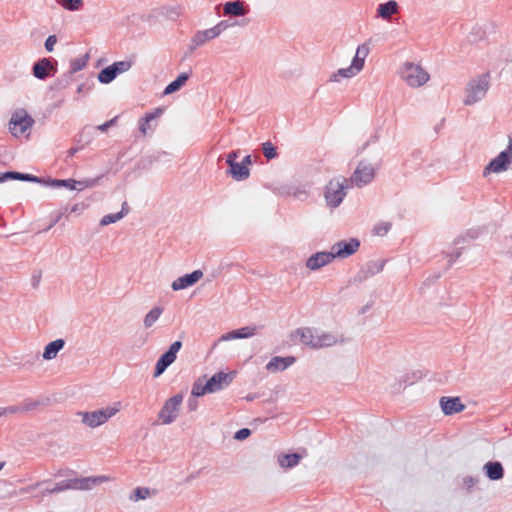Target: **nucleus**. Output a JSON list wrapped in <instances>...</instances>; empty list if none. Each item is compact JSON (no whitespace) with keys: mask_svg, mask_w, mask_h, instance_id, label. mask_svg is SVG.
Returning a JSON list of instances; mask_svg holds the SVG:
<instances>
[{"mask_svg":"<svg viewBox=\"0 0 512 512\" xmlns=\"http://www.w3.org/2000/svg\"><path fill=\"white\" fill-rule=\"evenodd\" d=\"M108 476H91L82 478H69L54 484L53 487L46 488L49 494H56L66 490H90L96 485L109 481Z\"/></svg>","mask_w":512,"mask_h":512,"instance_id":"f257e3e1","label":"nucleus"},{"mask_svg":"<svg viewBox=\"0 0 512 512\" xmlns=\"http://www.w3.org/2000/svg\"><path fill=\"white\" fill-rule=\"evenodd\" d=\"M349 181L343 176L331 179L325 187L324 198L331 209L337 208L345 198Z\"/></svg>","mask_w":512,"mask_h":512,"instance_id":"f03ea898","label":"nucleus"},{"mask_svg":"<svg viewBox=\"0 0 512 512\" xmlns=\"http://www.w3.org/2000/svg\"><path fill=\"white\" fill-rule=\"evenodd\" d=\"M490 87L489 74H483L472 78L466 85L464 105H473L486 95Z\"/></svg>","mask_w":512,"mask_h":512,"instance_id":"7ed1b4c3","label":"nucleus"},{"mask_svg":"<svg viewBox=\"0 0 512 512\" xmlns=\"http://www.w3.org/2000/svg\"><path fill=\"white\" fill-rule=\"evenodd\" d=\"M120 409L121 402H115L111 407L91 412H79L78 414L82 417V422L85 425L95 428L106 423L112 416L118 413Z\"/></svg>","mask_w":512,"mask_h":512,"instance_id":"20e7f679","label":"nucleus"},{"mask_svg":"<svg viewBox=\"0 0 512 512\" xmlns=\"http://www.w3.org/2000/svg\"><path fill=\"white\" fill-rule=\"evenodd\" d=\"M400 75L410 87H420L430 78L428 72L420 65L411 62L404 63L400 70Z\"/></svg>","mask_w":512,"mask_h":512,"instance_id":"39448f33","label":"nucleus"},{"mask_svg":"<svg viewBox=\"0 0 512 512\" xmlns=\"http://www.w3.org/2000/svg\"><path fill=\"white\" fill-rule=\"evenodd\" d=\"M34 122V119L24 109H19L11 116L9 130L13 136L18 137L29 130Z\"/></svg>","mask_w":512,"mask_h":512,"instance_id":"423d86ee","label":"nucleus"},{"mask_svg":"<svg viewBox=\"0 0 512 512\" xmlns=\"http://www.w3.org/2000/svg\"><path fill=\"white\" fill-rule=\"evenodd\" d=\"M182 401V394H176L164 402L163 407L158 413V418L162 424L168 425L175 421L178 417Z\"/></svg>","mask_w":512,"mask_h":512,"instance_id":"0eeeda50","label":"nucleus"},{"mask_svg":"<svg viewBox=\"0 0 512 512\" xmlns=\"http://www.w3.org/2000/svg\"><path fill=\"white\" fill-rule=\"evenodd\" d=\"M375 178V169L366 161H360L351 176L348 180L351 184L356 185L357 187H362L364 185L369 184Z\"/></svg>","mask_w":512,"mask_h":512,"instance_id":"6e6552de","label":"nucleus"},{"mask_svg":"<svg viewBox=\"0 0 512 512\" xmlns=\"http://www.w3.org/2000/svg\"><path fill=\"white\" fill-rule=\"evenodd\" d=\"M318 331L316 329L310 327H302L294 330L290 334V338L292 341H295L297 338L300 343L311 348L318 349L317 344Z\"/></svg>","mask_w":512,"mask_h":512,"instance_id":"1a4fd4ad","label":"nucleus"},{"mask_svg":"<svg viewBox=\"0 0 512 512\" xmlns=\"http://www.w3.org/2000/svg\"><path fill=\"white\" fill-rule=\"evenodd\" d=\"M512 160V153L504 150L498 154L496 158L491 160L489 164L484 168L483 175L487 176L489 173H500L508 170Z\"/></svg>","mask_w":512,"mask_h":512,"instance_id":"9d476101","label":"nucleus"},{"mask_svg":"<svg viewBox=\"0 0 512 512\" xmlns=\"http://www.w3.org/2000/svg\"><path fill=\"white\" fill-rule=\"evenodd\" d=\"M360 247V241L356 238H351L350 240H342L335 243L331 252L335 255V258H346L354 254Z\"/></svg>","mask_w":512,"mask_h":512,"instance_id":"9b49d317","label":"nucleus"},{"mask_svg":"<svg viewBox=\"0 0 512 512\" xmlns=\"http://www.w3.org/2000/svg\"><path fill=\"white\" fill-rule=\"evenodd\" d=\"M235 377V372L225 373L220 371L215 373L206 381L211 393L218 392L228 387Z\"/></svg>","mask_w":512,"mask_h":512,"instance_id":"f8f14e48","label":"nucleus"},{"mask_svg":"<svg viewBox=\"0 0 512 512\" xmlns=\"http://www.w3.org/2000/svg\"><path fill=\"white\" fill-rule=\"evenodd\" d=\"M56 72V66L53 65V61L50 58H42L35 62L32 67L33 76L39 80H45Z\"/></svg>","mask_w":512,"mask_h":512,"instance_id":"ddd939ff","label":"nucleus"},{"mask_svg":"<svg viewBox=\"0 0 512 512\" xmlns=\"http://www.w3.org/2000/svg\"><path fill=\"white\" fill-rule=\"evenodd\" d=\"M203 277V272L201 270H194L192 273L185 274L176 280H174L171 284V288L173 291H179L186 289L188 287L193 286Z\"/></svg>","mask_w":512,"mask_h":512,"instance_id":"4468645a","label":"nucleus"},{"mask_svg":"<svg viewBox=\"0 0 512 512\" xmlns=\"http://www.w3.org/2000/svg\"><path fill=\"white\" fill-rule=\"evenodd\" d=\"M335 259L332 252H317L311 255L306 261V267L310 270H318Z\"/></svg>","mask_w":512,"mask_h":512,"instance_id":"2eb2a0df","label":"nucleus"},{"mask_svg":"<svg viewBox=\"0 0 512 512\" xmlns=\"http://www.w3.org/2000/svg\"><path fill=\"white\" fill-rule=\"evenodd\" d=\"M383 267L384 261H369L360 268L359 272L356 275V280L359 282H363L367 280L369 277L381 272L383 270Z\"/></svg>","mask_w":512,"mask_h":512,"instance_id":"dca6fc26","label":"nucleus"},{"mask_svg":"<svg viewBox=\"0 0 512 512\" xmlns=\"http://www.w3.org/2000/svg\"><path fill=\"white\" fill-rule=\"evenodd\" d=\"M440 406L445 415H453L465 409V405L459 397H442L440 399Z\"/></svg>","mask_w":512,"mask_h":512,"instance_id":"f3484780","label":"nucleus"},{"mask_svg":"<svg viewBox=\"0 0 512 512\" xmlns=\"http://www.w3.org/2000/svg\"><path fill=\"white\" fill-rule=\"evenodd\" d=\"M263 326H246L230 331L221 337L222 340L243 339L254 336Z\"/></svg>","mask_w":512,"mask_h":512,"instance_id":"a211bd4d","label":"nucleus"},{"mask_svg":"<svg viewBox=\"0 0 512 512\" xmlns=\"http://www.w3.org/2000/svg\"><path fill=\"white\" fill-rule=\"evenodd\" d=\"M224 15L230 17L245 16L248 13V9L245 7V3L242 0H235L226 2L223 5Z\"/></svg>","mask_w":512,"mask_h":512,"instance_id":"6ab92c4d","label":"nucleus"},{"mask_svg":"<svg viewBox=\"0 0 512 512\" xmlns=\"http://www.w3.org/2000/svg\"><path fill=\"white\" fill-rule=\"evenodd\" d=\"M8 180H20L33 183L42 182L40 177L28 173H21L17 171L0 172V183H4Z\"/></svg>","mask_w":512,"mask_h":512,"instance_id":"aec40b11","label":"nucleus"},{"mask_svg":"<svg viewBox=\"0 0 512 512\" xmlns=\"http://www.w3.org/2000/svg\"><path fill=\"white\" fill-rule=\"evenodd\" d=\"M295 361L296 358L294 356H275L267 363L266 369L272 372L283 371L289 366H291Z\"/></svg>","mask_w":512,"mask_h":512,"instance_id":"412c9836","label":"nucleus"},{"mask_svg":"<svg viewBox=\"0 0 512 512\" xmlns=\"http://www.w3.org/2000/svg\"><path fill=\"white\" fill-rule=\"evenodd\" d=\"M483 471L488 479L492 481L500 480L504 477V468L499 461H489L483 466Z\"/></svg>","mask_w":512,"mask_h":512,"instance_id":"4be33fe9","label":"nucleus"},{"mask_svg":"<svg viewBox=\"0 0 512 512\" xmlns=\"http://www.w3.org/2000/svg\"><path fill=\"white\" fill-rule=\"evenodd\" d=\"M399 11V5L395 0H389L385 3H381L377 8V17L384 20H389L392 15L397 14Z\"/></svg>","mask_w":512,"mask_h":512,"instance_id":"5701e85b","label":"nucleus"},{"mask_svg":"<svg viewBox=\"0 0 512 512\" xmlns=\"http://www.w3.org/2000/svg\"><path fill=\"white\" fill-rule=\"evenodd\" d=\"M228 174L236 181H243L249 178L250 169L244 166L242 163L235 162L229 165Z\"/></svg>","mask_w":512,"mask_h":512,"instance_id":"b1692460","label":"nucleus"},{"mask_svg":"<svg viewBox=\"0 0 512 512\" xmlns=\"http://www.w3.org/2000/svg\"><path fill=\"white\" fill-rule=\"evenodd\" d=\"M343 342H344L343 338L339 339L338 336H336L332 333H329V332H321V333H318L316 346H318V349L328 348V347L336 345L337 343H343Z\"/></svg>","mask_w":512,"mask_h":512,"instance_id":"393cba45","label":"nucleus"},{"mask_svg":"<svg viewBox=\"0 0 512 512\" xmlns=\"http://www.w3.org/2000/svg\"><path fill=\"white\" fill-rule=\"evenodd\" d=\"M40 180L42 182H37L38 184H42L45 186H50L54 188H69V189H76V180L74 179H52V178H42L40 177Z\"/></svg>","mask_w":512,"mask_h":512,"instance_id":"a878e982","label":"nucleus"},{"mask_svg":"<svg viewBox=\"0 0 512 512\" xmlns=\"http://www.w3.org/2000/svg\"><path fill=\"white\" fill-rule=\"evenodd\" d=\"M65 346V341L64 339H56L50 343H48L45 348H44V352L42 354V357L45 359V360H51V359H54L58 352L63 349V347Z\"/></svg>","mask_w":512,"mask_h":512,"instance_id":"bb28decb","label":"nucleus"},{"mask_svg":"<svg viewBox=\"0 0 512 512\" xmlns=\"http://www.w3.org/2000/svg\"><path fill=\"white\" fill-rule=\"evenodd\" d=\"M189 77L190 74L186 72L179 74L174 81H172L165 87L163 94L170 95L174 92L179 91L185 85Z\"/></svg>","mask_w":512,"mask_h":512,"instance_id":"cd10ccee","label":"nucleus"},{"mask_svg":"<svg viewBox=\"0 0 512 512\" xmlns=\"http://www.w3.org/2000/svg\"><path fill=\"white\" fill-rule=\"evenodd\" d=\"M48 403H49L48 398H45V399L27 398V399H24L20 404H21L22 412L27 413L30 411L37 410L40 407H44V406L48 405Z\"/></svg>","mask_w":512,"mask_h":512,"instance_id":"c85d7f7f","label":"nucleus"},{"mask_svg":"<svg viewBox=\"0 0 512 512\" xmlns=\"http://www.w3.org/2000/svg\"><path fill=\"white\" fill-rule=\"evenodd\" d=\"M302 456L298 453L280 454L278 463L283 468H293L300 462Z\"/></svg>","mask_w":512,"mask_h":512,"instance_id":"c756f323","label":"nucleus"},{"mask_svg":"<svg viewBox=\"0 0 512 512\" xmlns=\"http://www.w3.org/2000/svg\"><path fill=\"white\" fill-rule=\"evenodd\" d=\"M210 40H213V39L211 38L209 29L197 31L195 33V35L192 37V41H191L192 44L190 46V49L194 50L195 48L202 46L203 44H205L207 41H210Z\"/></svg>","mask_w":512,"mask_h":512,"instance_id":"7c9ffc66","label":"nucleus"},{"mask_svg":"<svg viewBox=\"0 0 512 512\" xmlns=\"http://www.w3.org/2000/svg\"><path fill=\"white\" fill-rule=\"evenodd\" d=\"M204 378L205 376L194 381L191 390L192 396L201 397L207 393H211L206 381L204 382Z\"/></svg>","mask_w":512,"mask_h":512,"instance_id":"2f4dec72","label":"nucleus"},{"mask_svg":"<svg viewBox=\"0 0 512 512\" xmlns=\"http://www.w3.org/2000/svg\"><path fill=\"white\" fill-rule=\"evenodd\" d=\"M173 363L166 353H163L155 365L154 377H159Z\"/></svg>","mask_w":512,"mask_h":512,"instance_id":"473e14b6","label":"nucleus"},{"mask_svg":"<svg viewBox=\"0 0 512 512\" xmlns=\"http://www.w3.org/2000/svg\"><path fill=\"white\" fill-rule=\"evenodd\" d=\"M117 77V74L115 72V69L112 65L105 67L102 69L98 74V81L102 84H109L111 83L115 78Z\"/></svg>","mask_w":512,"mask_h":512,"instance_id":"72a5a7b5","label":"nucleus"},{"mask_svg":"<svg viewBox=\"0 0 512 512\" xmlns=\"http://www.w3.org/2000/svg\"><path fill=\"white\" fill-rule=\"evenodd\" d=\"M163 309L161 307L152 308L145 316L143 324L145 328H150L161 316Z\"/></svg>","mask_w":512,"mask_h":512,"instance_id":"f704fd0d","label":"nucleus"},{"mask_svg":"<svg viewBox=\"0 0 512 512\" xmlns=\"http://www.w3.org/2000/svg\"><path fill=\"white\" fill-rule=\"evenodd\" d=\"M88 60H89L88 54H85L84 56L79 57V58L72 59L70 62V69H69L70 74H75L76 72L85 68L88 63Z\"/></svg>","mask_w":512,"mask_h":512,"instance_id":"c9c22d12","label":"nucleus"},{"mask_svg":"<svg viewBox=\"0 0 512 512\" xmlns=\"http://www.w3.org/2000/svg\"><path fill=\"white\" fill-rule=\"evenodd\" d=\"M355 75H356V73L349 66L347 68L338 69L336 72H334L330 76L329 81H331V82H338L339 81V77H342V78H352Z\"/></svg>","mask_w":512,"mask_h":512,"instance_id":"e433bc0d","label":"nucleus"},{"mask_svg":"<svg viewBox=\"0 0 512 512\" xmlns=\"http://www.w3.org/2000/svg\"><path fill=\"white\" fill-rule=\"evenodd\" d=\"M154 12L157 15H161L172 20L176 19L180 14L177 8L171 6L161 7L159 9H156Z\"/></svg>","mask_w":512,"mask_h":512,"instance_id":"4c0bfd02","label":"nucleus"},{"mask_svg":"<svg viewBox=\"0 0 512 512\" xmlns=\"http://www.w3.org/2000/svg\"><path fill=\"white\" fill-rule=\"evenodd\" d=\"M101 177L76 180V189L82 191L85 188H93L98 185Z\"/></svg>","mask_w":512,"mask_h":512,"instance_id":"58836bf2","label":"nucleus"},{"mask_svg":"<svg viewBox=\"0 0 512 512\" xmlns=\"http://www.w3.org/2000/svg\"><path fill=\"white\" fill-rule=\"evenodd\" d=\"M262 152L267 160L275 159L278 156L277 148L270 141L262 144Z\"/></svg>","mask_w":512,"mask_h":512,"instance_id":"ea45409f","label":"nucleus"},{"mask_svg":"<svg viewBox=\"0 0 512 512\" xmlns=\"http://www.w3.org/2000/svg\"><path fill=\"white\" fill-rule=\"evenodd\" d=\"M58 2L69 11H77L83 5V0H58Z\"/></svg>","mask_w":512,"mask_h":512,"instance_id":"a19ab883","label":"nucleus"},{"mask_svg":"<svg viewBox=\"0 0 512 512\" xmlns=\"http://www.w3.org/2000/svg\"><path fill=\"white\" fill-rule=\"evenodd\" d=\"M150 494V490L146 487H138L133 491V494L130 496V499L133 501L144 500Z\"/></svg>","mask_w":512,"mask_h":512,"instance_id":"79ce46f5","label":"nucleus"},{"mask_svg":"<svg viewBox=\"0 0 512 512\" xmlns=\"http://www.w3.org/2000/svg\"><path fill=\"white\" fill-rule=\"evenodd\" d=\"M72 76L73 74H70V72L68 71L67 74H64L62 77L58 78L55 83L56 88L64 89L68 87L72 82Z\"/></svg>","mask_w":512,"mask_h":512,"instance_id":"37998d69","label":"nucleus"},{"mask_svg":"<svg viewBox=\"0 0 512 512\" xmlns=\"http://www.w3.org/2000/svg\"><path fill=\"white\" fill-rule=\"evenodd\" d=\"M21 404L12 405L8 407H0V417L6 416L9 414H22Z\"/></svg>","mask_w":512,"mask_h":512,"instance_id":"c03bdc74","label":"nucleus"},{"mask_svg":"<svg viewBox=\"0 0 512 512\" xmlns=\"http://www.w3.org/2000/svg\"><path fill=\"white\" fill-rule=\"evenodd\" d=\"M391 229V223L389 222H381L378 223L374 229L373 233L377 236H384L388 233V231Z\"/></svg>","mask_w":512,"mask_h":512,"instance_id":"a18cd8bd","label":"nucleus"},{"mask_svg":"<svg viewBox=\"0 0 512 512\" xmlns=\"http://www.w3.org/2000/svg\"><path fill=\"white\" fill-rule=\"evenodd\" d=\"M112 66L115 69L116 74L118 75L120 73L128 71L132 66V62L131 61H118V62H114L112 64Z\"/></svg>","mask_w":512,"mask_h":512,"instance_id":"49530a36","label":"nucleus"},{"mask_svg":"<svg viewBox=\"0 0 512 512\" xmlns=\"http://www.w3.org/2000/svg\"><path fill=\"white\" fill-rule=\"evenodd\" d=\"M122 214H120L119 212L118 213H114V214H107L105 215L101 221H100V225L101 226H106V225H109V224H112V223H115L117 222L118 220L122 219Z\"/></svg>","mask_w":512,"mask_h":512,"instance_id":"de8ad7c7","label":"nucleus"},{"mask_svg":"<svg viewBox=\"0 0 512 512\" xmlns=\"http://www.w3.org/2000/svg\"><path fill=\"white\" fill-rule=\"evenodd\" d=\"M365 60L363 58L354 56L350 67L356 73V75L363 69Z\"/></svg>","mask_w":512,"mask_h":512,"instance_id":"09e8293b","label":"nucleus"},{"mask_svg":"<svg viewBox=\"0 0 512 512\" xmlns=\"http://www.w3.org/2000/svg\"><path fill=\"white\" fill-rule=\"evenodd\" d=\"M479 482V478L477 477H473V476H470V475H467L463 478V485L464 487L466 488V490L468 492H470L472 490V488L478 484Z\"/></svg>","mask_w":512,"mask_h":512,"instance_id":"8fccbe9b","label":"nucleus"},{"mask_svg":"<svg viewBox=\"0 0 512 512\" xmlns=\"http://www.w3.org/2000/svg\"><path fill=\"white\" fill-rule=\"evenodd\" d=\"M369 51L370 49L367 43L361 44L357 47L355 56L363 58L365 60V58L369 54Z\"/></svg>","mask_w":512,"mask_h":512,"instance_id":"3c124183","label":"nucleus"},{"mask_svg":"<svg viewBox=\"0 0 512 512\" xmlns=\"http://www.w3.org/2000/svg\"><path fill=\"white\" fill-rule=\"evenodd\" d=\"M163 113V108H156L153 112L147 113L143 118H145L146 122L151 123V121L156 120Z\"/></svg>","mask_w":512,"mask_h":512,"instance_id":"603ef678","label":"nucleus"},{"mask_svg":"<svg viewBox=\"0 0 512 512\" xmlns=\"http://www.w3.org/2000/svg\"><path fill=\"white\" fill-rule=\"evenodd\" d=\"M250 435H251L250 429L242 428L235 433L234 439L241 441V440L248 438Z\"/></svg>","mask_w":512,"mask_h":512,"instance_id":"864d4df0","label":"nucleus"},{"mask_svg":"<svg viewBox=\"0 0 512 512\" xmlns=\"http://www.w3.org/2000/svg\"><path fill=\"white\" fill-rule=\"evenodd\" d=\"M57 42V37L56 35H50L48 36V38L46 39L45 41V49L48 51V52H52L53 49H54V45L56 44Z\"/></svg>","mask_w":512,"mask_h":512,"instance_id":"5fc2aeb1","label":"nucleus"},{"mask_svg":"<svg viewBox=\"0 0 512 512\" xmlns=\"http://www.w3.org/2000/svg\"><path fill=\"white\" fill-rule=\"evenodd\" d=\"M50 482V480H43V481H39L35 484H32V485H29L25 488L22 489V492H25V493H30L32 492L33 490H35L36 488L40 487L41 485L45 484V483H48Z\"/></svg>","mask_w":512,"mask_h":512,"instance_id":"6e6d98bb","label":"nucleus"},{"mask_svg":"<svg viewBox=\"0 0 512 512\" xmlns=\"http://www.w3.org/2000/svg\"><path fill=\"white\" fill-rule=\"evenodd\" d=\"M148 128H150V123L146 122L145 118H143V117L140 118V120H139V131L143 135H146Z\"/></svg>","mask_w":512,"mask_h":512,"instance_id":"4d7b16f0","label":"nucleus"},{"mask_svg":"<svg viewBox=\"0 0 512 512\" xmlns=\"http://www.w3.org/2000/svg\"><path fill=\"white\" fill-rule=\"evenodd\" d=\"M461 254H462L461 250H458L453 253H448L447 257H448L449 266L453 265V263L461 256Z\"/></svg>","mask_w":512,"mask_h":512,"instance_id":"13d9d810","label":"nucleus"},{"mask_svg":"<svg viewBox=\"0 0 512 512\" xmlns=\"http://www.w3.org/2000/svg\"><path fill=\"white\" fill-rule=\"evenodd\" d=\"M41 272L40 271H37V272H34L33 275H32V278H31V283H32V286L33 288H37L39 283H40V280H41Z\"/></svg>","mask_w":512,"mask_h":512,"instance_id":"bf43d9fd","label":"nucleus"},{"mask_svg":"<svg viewBox=\"0 0 512 512\" xmlns=\"http://www.w3.org/2000/svg\"><path fill=\"white\" fill-rule=\"evenodd\" d=\"M238 153H239L238 151H231V152L227 155V157H226V163H227L228 165H231V164H233V163L237 162V161H236V159L238 158Z\"/></svg>","mask_w":512,"mask_h":512,"instance_id":"052dcab7","label":"nucleus"},{"mask_svg":"<svg viewBox=\"0 0 512 512\" xmlns=\"http://www.w3.org/2000/svg\"><path fill=\"white\" fill-rule=\"evenodd\" d=\"M235 23H231L228 20H222L219 23H217V26L219 27L221 32H224L228 28L232 27Z\"/></svg>","mask_w":512,"mask_h":512,"instance_id":"680f3d73","label":"nucleus"},{"mask_svg":"<svg viewBox=\"0 0 512 512\" xmlns=\"http://www.w3.org/2000/svg\"><path fill=\"white\" fill-rule=\"evenodd\" d=\"M83 210H84V204L76 203L71 207L70 213H81Z\"/></svg>","mask_w":512,"mask_h":512,"instance_id":"e2e57ef3","label":"nucleus"},{"mask_svg":"<svg viewBox=\"0 0 512 512\" xmlns=\"http://www.w3.org/2000/svg\"><path fill=\"white\" fill-rule=\"evenodd\" d=\"M209 31H210L212 39H215L216 37H218L222 33L220 31L219 27L217 26V24L214 27L209 28Z\"/></svg>","mask_w":512,"mask_h":512,"instance_id":"0e129e2a","label":"nucleus"},{"mask_svg":"<svg viewBox=\"0 0 512 512\" xmlns=\"http://www.w3.org/2000/svg\"><path fill=\"white\" fill-rule=\"evenodd\" d=\"M209 31H210L212 39H215L216 37H218L222 33L220 31L219 27L217 26V24L214 27L209 28Z\"/></svg>","mask_w":512,"mask_h":512,"instance_id":"69168bd1","label":"nucleus"},{"mask_svg":"<svg viewBox=\"0 0 512 512\" xmlns=\"http://www.w3.org/2000/svg\"><path fill=\"white\" fill-rule=\"evenodd\" d=\"M182 348V342L181 341H175L173 342L169 349L177 353Z\"/></svg>","mask_w":512,"mask_h":512,"instance_id":"338daca9","label":"nucleus"},{"mask_svg":"<svg viewBox=\"0 0 512 512\" xmlns=\"http://www.w3.org/2000/svg\"><path fill=\"white\" fill-rule=\"evenodd\" d=\"M119 213L122 214V217H124L125 215H127L129 213V206L126 201L123 202L121 211Z\"/></svg>","mask_w":512,"mask_h":512,"instance_id":"774afa93","label":"nucleus"}]
</instances>
